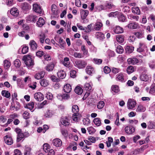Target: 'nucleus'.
<instances>
[{"instance_id":"f257e3e1","label":"nucleus","mask_w":155,"mask_h":155,"mask_svg":"<svg viewBox=\"0 0 155 155\" xmlns=\"http://www.w3.org/2000/svg\"><path fill=\"white\" fill-rule=\"evenodd\" d=\"M32 56L31 54L24 55L22 58V60L25 64L28 67H32L34 65V60L31 58Z\"/></svg>"},{"instance_id":"f03ea898","label":"nucleus","mask_w":155,"mask_h":155,"mask_svg":"<svg viewBox=\"0 0 155 155\" xmlns=\"http://www.w3.org/2000/svg\"><path fill=\"white\" fill-rule=\"evenodd\" d=\"M20 108V105L19 103L17 101H13L11 103L10 109L11 110L17 111L19 110Z\"/></svg>"},{"instance_id":"7ed1b4c3","label":"nucleus","mask_w":155,"mask_h":155,"mask_svg":"<svg viewBox=\"0 0 155 155\" xmlns=\"http://www.w3.org/2000/svg\"><path fill=\"white\" fill-rule=\"evenodd\" d=\"M136 104V101L134 99H129L127 103V107L129 109H132L135 107Z\"/></svg>"},{"instance_id":"20e7f679","label":"nucleus","mask_w":155,"mask_h":155,"mask_svg":"<svg viewBox=\"0 0 155 155\" xmlns=\"http://www.w3.org/2000/svg\"><path fill=\"white\" fill-rule=\"evenodd\" d=\"M87 64L86 62L84 60H79L75 62V66L78 68H84Z\"/></svg>"},{"instance_id":"39448f33","label":"nucleus","mask_w":155,"mask_h":155,"mask_svg":"<svg viewBox=\"0 0 155 155\" xmlns=\"http://www.w3.org/2000/svg\"><path fill=\"white\" fill-rule=\"evenodd\" d=\"M117 18L119 21L122 22H126L127 21V17L122 13L119 12L117 14Z\"/></svg>"},{"instance_id":"423d86ee","label":"nucleus","mask_w":155,"mask_h":155,"mask_svg":"<svg viewBox=\"0 0 155 155\" xmlns=\"http://www.w3.org/2000/svg\"><path fill=\"white\" fill-rule=\"evenodd\" d=\"M27 22H31L35 23L37 19V17L36 15H30L27 16L26 18Z\"/></svg>"},{"instance_id":"0eeeda50","label":"nucleus","mask_w":155,"mask_h":155,"mask_svg":"<svg viewBox=\"0 0 155 155\" xmlns=\"http://www.w3.org/2000/svg\"><path fill=\"white\" fill-rule=\"evenodd\" d=\"M35 99L38 101H41L44 99V96L43 94L41 92H37L35 93L34 95Z\"/></svg>"},{"instance_id":"6e6552de","label":"nucleus","mask_w":155,"mask_h":155,"mask_svg":"<svg viewBox=\"0 0 155 155\" xmlns=\"http://www.w3.org/2000/svg\"><path fill=\"white\" fill-rule=\"evenodd\" d=\"M52 143L53 145L56 147H59L62 145V142L60 139L55 138L53 140Z\"/></svg>"},{"instance_id":"1a4fd4ad","label":"nucleus","mask_w":155,"mask_h":155,"mask_svg":"<svg viewBox=\"0 0 155 155\" xmlns=\"http://www.w3.org/2000/svg\"><path fill=\"white\" fill-rule=\"evenodd\" d=\"M125 131L127 134H132L134 132L135 129L132 126H128L125 127Z\"/></svg>"},{"instance_id":"9d476101","label":"nucleus","mask_w":155,"mask_h":155,"mask_svg":"<svg viewBox=\"0 0 155 155\" xmlns=\"http://www.w3.org/2000/svg\"><path fill=\"white\" fill-rule=\"evenodd\" d=\"M127 61L129 64L133 65L136 64L139 62L138 60L135 57L130 58L128 59Z\"/></svg>"},{"instance_id":"9b49d317","label":"nucleus","mask_w":155,"mask_h":155,"mask_svg":"<svg viewBox=\"0 0 155 155\" xmlns=\"http://www.w3.org/2000/svg\"><path fill=\"white\" fill-rule=\"evenodd\" d=\"M5 142L8 145H11L13 143V140L11 137L8 135H6L4 138Z\"/></svg>"},{"instance_id":"f8f14e48","label":"nucleus","mask_w":155,"mask_h":155,"mask_svg":"<svg viewBox=\"0 0 155 155\" xmlns=\"http://www.w3.org/2000/svg\"><path fill=\"white\" fill-rule=\"evenodd\" d=\"M147 48L146 45L143 43H140L139 47L137 48V51L139 52H142L144 51V49Z\"/></svg>"},{"instance_id":"ddd939ff","label":"nucleus","mask_w":155,"mask_h":155,"mask_svg":"<svg viewBox=\"0 0 155 155\" xmlns=\"http://www.w3.org/2000/svg\"><path fill=\"white\" fill-rule=\"evenodd\" d=\"M21 8L23 11H27L31 8V6L27 2H24L21 4Z\"/></svg>"},{"instance_id":"4468645a","label":"nucleus","mask_w":155,"mask_h":155,"mask_svg":"<svg viewBox=\"0 0 155 155\" xmlns=\"http://www.w3.org/2000/svg\"><path fill=\"white\" fill-rule=\"evenodd\" d=\"M61 121L62 124L65 126H68L70 124V120L67 116L62 118Z\"/></svg>"},{"instance_id":"2eb2a0df","label":"nucleus","mask_w":155,"mask_h":155,"mask_svg":"<svg viewBox=\"0 0 155 155\" xmlns=\"http://www.w3.org/2000/svg\"><path fill=\"white\" fill-rule=\"evenodd\" d=\"M29 45L30 46L31 49L32 50H35L37 49L38 47L37 44L34 40H32L30 41Z\"/></svg>"},{"instance_id":"dca6fc26","label":"nucleus","mask_w":155,"mask_h":155,"mask_svg":"<svg viewBox=\"0 0 155 155\" xmlns=\"http://www.w3.org/2000/svg\"><path fill=\"white\" fill-rule=\"evenodd\" d=\"M33 10L36 12L41 14L42 12L41 9L39 5L37 4L33 5Z\"/></svg>"},{"instance_id":"f3484780","label":"nucleus","mask_w":155,"mask_h":155,"mask_svg":"<svg viewBox=\"0 0 155 155\" xmlns=\"http://www.w3.org/2000/svg\"><path fill=\"white\" fill-rule=\"evenodd\" d=\"M138 24L136 22H131L127 25V27L130 29H135L137 28L138 26Z\"/></svg>"},{"instance_id":"a211bd4d","label":"nucleus","mask_w":155,"mask_h":155,"mask_svg":"<svg viewBox=\"0 0 155 155\" xmlns=\"http://www.w3.org/2000/svg\"><path fill=\"white\" fill-rule=\"evenodd\" d=\"M72 88L71 85L68 84L64 85L63 87V91L66 93H69L71 91Z\"/></svg>"},{"instance_id":"6ab92c4d","label":"nucleus","mask_w":155,"mask_h":155,"mask_svg":"<svg viewBox=\"0 0 155 155\" xmlns=\"http://www.w3.org/2000/svg\"><path fill=\"white\" fill-rule=\"evenodd\" d=\"M45 74V73L44 71H41L36 74L35 75V78L37 79H40L43 78Z\"/></svg>"},{"instance_id":"aec40b11","label":"nucleus","mask_w":155,"mask_h":155,"mask_svg":"<svg viewBox=\"0 0 155 155\" xmlns=\"http://www.w3.org/2000/svg\"><path fill=\"white\" fill-rule=\"evenodd\" d=\"M10 13L14 16H17L19 14V11L17 8H12L10 11Z\"/></svg>"},{"instance_id":"412c9836","label":"nucleus","mask_w":155,"mask_h":155,"mask_svg":"<svg viewBox=\"0 0 155 155\" xmlns=\"http://www.w3.org/2000/svg\"><path fill=\"white\" fill-rule=\"evenodd\" d=\"M45 24V21L44 19L40 17L39 18L38 21H37L36 25L37 26L39 27L42 26Z\"/></svg>"},{"instance_id":"4be33fe9","label":"nucleus","mask_w":155,"mask_h":155,"mask_svg":"<svg viewBox=\"0 0 155 155\" xmlns=\"http://www.w3.org/2000/svg\"><path fill=\"white\" fill-rule=\"evenodd\" d=\"M66 75L65 72L63 70H60L57 73V75L60 78L63 79L65 78Z\"/></svg>"},{"instance_id":"5701e85b","label":"nucleus","mask_w":155,"mask_h":155,"mask_svg":"<svg viewBox=\"0 0 155 155\" xmlns=\"http://www.w3.org/2000/svg\"><path fill=\"white\" fill-rule=\"evenodd\" d=\"M114 32L116 34L121 33L123 32V29L119 26H116L114 30Z\"/></svg>"},{"instance_id":"b1692460","label":"nucleus","mask_w":155,"mask_h":155,"mask_svg":"<svg viewBox=\"0 0 155 155\" xmlns=\"http://www.w3.org/2000/svg\"><path fill=\"white\" fill-rule=\"evenodd\" d=\"M89 12L87 10H82L81 12V18L82 19H84L88 14Z\"/></svg>"},{"instance_id":"393cba45","label":"nucleus","mask_w":155,"mask_h":155,"mask_svg":"<svg viewBox=\"0 0 155 155\" xmlns=\"http://www.w3.org/2000/svg\"><path fill=\"white\" fill-rule=\"evenodd\" d=\"M117 41L119 43H121L124 41V36L122 35H118L116 36Z\"/></svg>"},{"instance_id":"a878e982","label":"nucleus","mask_w":155,"mask_h":155,"mask_svg":"<svg viewBox=\"0 0 155 155\" xmlns=\"http://www.w3.org/2000/svg\"><path fill=\"white\" fill-rule=\"evenodd\" d=\"M134 47L132 46L127 45L125 47V51L127 53L129 54L133 52Z\"/></svg>"},{"instance_id":"bb28decb","label":"nucleus","mask_w":155,"mask_h":155,"mask_svg":"<svg viewBox=\"0 0 155 155\" xmlns=\"http://www.w3.org/2000/svg\"><path fill=\"white\" fill-rule=\"evenodd\" d=\"M31 148L28 146H25V151L24 153L25 155H32L31 152Z\"/></svg>"},{"instance_id":"cd10ccee","label":"nucleus","mask_w":155,"mask_h":155,"mask_svg":"<svg viewBox=\"0 0 155 155\" xmlns=\"http://www.w3.org/2000/svg\"><path fill=\"white\" fill-rule=\"evenodd\" d=\"M96 37L97 38L100 40L105 38L104 35L102 32H98L96 33Z\"/></svg>"},{"instance_id":"c85d7f7f","label":"nucleus","mask_w":155,"mask_h":155,"mask_svg":"<svg viewBox=\"0 0 155 155\" xmlns=\"http://www.w3.org/2000/svg\"><path fill=\"white\" fill-rule=\"evenodd\" d=\"M62 63L65 67H69V66L70 64L69 58L68 57L64 58Z\"/></svg>"},{"instance_id":"c756f323","label":"nucleus","mask_w":155,"mask_h":155,"mask_svg":"<svg viewBox=\"0 0 155 155\" xmlns=\"http://www.w3.org/2000/svg\"><path fill=\"white\" fill-rule=\"evenodd\" d=\"M140 78L141 81H146L149 79V78L147 74H142L140 76Z\"/></svg>"},{"instance_id":"7c9ffc66","label":"nucleus","mask_w":155,"mask_h":155,"mask_svg":"<svg viewBox=\"0 0 155 155\" xmlns=\"http://www.w3.org/2000/svg\"><path fill=\"white\" fill-rule=\"evenodd\" d=\"M75 93L78 95H81L83 91L82 89L79 86H77L74 89Z\"/></svg>"},{"instance_id":"2f4dec72","label":"nucleus","mask_w":155,"mask_h":155,"mask_svg":"<svg viewBox=\"0 0 155 155\" xmlns=\"http://www.w3.org/2000/svg\"><path fill=\"white\" fill-rule=\"evenodd\" d=\"M132 10L133 13H135L138 15H140V10L138 7H132Z\"/></svg>"},{"instance_id":"473e14b6","label":"nucleus","mask_w":155,"mask_h":155,"mask_svg":"<svg viewBox=\"0 0 155 155\" xmlns=\"http://www.w3.org/2000/svg\"><path fill=\"white\" fill-rule=\"evenodd\" d=\"M51 10L53 14L54 15H57V6L54 4H53L51 6Z\"/></svg>"},{"instance_id":"72a5a7b5","label":"nucleus","mask_w":155,"mask_h":155,"mask_svg":"<svg viewBox=\"0 0 155 155\" xmlns=\"http://www.w3.org/2000/svg\"><path fill=\"white\" fill-rule=\"evenodd\" d=\"M93 122L97 126H99L101 125V120L99 118H94V119Z\"/></svg>"},{"instance_id":"f704fd0d","label":"nucleus","mask_w":155,"mask_h":155,"mask_svg":"<svg viewBox=\"0 0 155 155\" xmlns=\"http://www.w3.org/2000/svg\"><path fill=\"white\" fill-rule=\"evenodd\" d=\"M40 84L42 86L46 87L48 85V82L47 80L43 79L40 81Z\"/></svg>"},{"instance_id":"c9c22d12","label":"nucleus","mask_w":155,"mask_h":155,"mask_svg":"<svg viewBox=\"0 0 155 155\" xmlns=\"http://www.w3.org/2000/svg\"><path fill=\"white\" fill-rule=\"evenodd\" d=\"M103 26V24L100 22H97L95 24L94 28L97 30H99Z\"/></svg>"},{"instance_id":"e433bc0d","label":"nucleus","mask_w":155,"mask_h":155,"mask_svg":"<svg viewBox=\"0 0 155 155\" xmlns=\"http://www.w3.org/2000/svg\"><path fill=\"white\" fill-rule=\"evenodd\" d=\"M146 110V108L143 106L140 105L138 106L136 110V111L138 112H143Z\"/></svg>"},{"instance_id":"4c0bfd02","label":"nucleus","mask_w":155,"mask_h":155,"mask_svg":"<svg viewBox=\"0 0 155 155\" xmlns=\"http://www.w3.org/2000/svg\"><path fill=\"white\" fill-rule=\"evenodd\" d=\"M34 102H31L28 104L26 105L25 107V108H28L30 110H31L34 108Z\"/></svg>"},{"instance_id":"58836bf2","label":"nucleus","mask_w":155,"mask_h":155,"mask_svg":"<svg viewBox=\"0 0 155 155\" xmlns=\"http://www.w3.org/2000/svg\"><path fill=\"white\" fill-rule=\"evenodd\" d=\"M72 110L74 114L78 113L79 110L78 106L76 105H73L72 107Z\"/></svg>"},{"instance_id":"ea45409f","label":"nucleus","mask_w":155,"mask_h":155,"mask_svg":"<svg viewBox=\"0 0 155 155\" xmlns=\"http://www.w3.org/2000/svg\"><path fill=\"white\" fill-rule=\"evenodd\" d=\"M2 94L3 96L8 98L10 97V94L8 91H2Z\"/></svg>"},{"instance_id":"a19ab883","label":"nucleus","mask_w":155,"mask_h":155,"mask_svg":"<svg viewBox=\"0 0 155 155\" xmlns=\"http://www.w3.org/2000/svg\"><path fill=\"white\" fill-rule=\"evenodd\" d=\"M111 90L115 93H117L119 91V89L118 86L113 85L111 87Z\"/></svg>"},{"instance_id":"79ce46f5","label":"nucleus","mask_w":155,"mask_h":155,"mask_svg":"<svg viewBox=\"0 0 155 155\" xmlns=\"http://www.w3.org/2000/svg\"><path fill=\"white\" fill-rule=\"evenodd\" d=\"M24 137V135L22 133L17 134L16 140L17 142H19Z\"/></svg>"},{"instance_id":"37998d69","label":"nucleus","mask_w":155,"mask_h":155,"mask_svg":"<svg viewBox=\"0 0 155 155\" xmlns=\"http://www.w3.org/2000/svg\"><path fill=\"white\" fill-rule=\"evenodd\" d=\"M149 93L155 95V85H152L150 87L149 91Z\"/></svg>"},{"instance_id":"c03bdc74","label":"nucleus","mask_w":155,"mask_h":155,"mask_svg":"<svg viewBox=\"0 0 155 155\" xmlns=\"http://www.w3.org/2000/svg\"><path fill=\"white\" fill-rule=\"evenodd\" d=\"M14 65L16 68H19L21 65V62L19 60L17 59L14 61Z\"/></svg>"},{"instance_id":"a18cd8bd","label":"nucleus","mask_w":155,"mask_h":155,"mask_svg":"<svg viewBox=\"0 0 155 155\" xmlns=\"http://www.w3.org/2000/svg\"><path fill=\"white\" fill-rule=\"evenodd\" d=\"M124 50L123 48L121 46H118L117 48L116 51L119 54H122L124 52Z\"/></svg>"},{"instance_id":"49530a36","label":"nucleus","mask_w":155,"mask_h":155,"mask_svg":"<svg viewBox=\"0 0 155 155\" xmlns=\"http://www.w3.org/2000/svg\"><path fill=\"white\" fill-rule=\"evenodd\" d=\"M44 54L45 53L42 51H38L36 53V56L39 58L41 57L43 55L44 56Z\"/></svg>"},{"instance_id":"de8ad7c7","label":"nucleus","mask_w":155,"mask_h":155,"mask_svg":"<svg viewBox=\"0 0 155 155\" xmlns=\"http://www.w3.org/2000/svg\"><path fill=\"white\" fill-rule=\"evenodd\" d=\"M86 72L87 74L90 75H91L94 73V68H86Z\"/></svg>"},{"instance_id":"09e8293b","label":"nucleus","mask_w":155,"mask_h":155,"mask_svg":"<svg viewBox=\"0 0 155 155\" xmlns=\"http://www.w3.org/2000/svg\"><path fill=\"white\" fill-rule=\"evenodd\" d=\"M61 132L62 134L64 137H67L68 136V133L67 131L66 130L63 128L61 129Z\"/></svg>"},{"instance_id":"8fccbe9b","label":"nucleus","mask_w":155,"mask_h":155,"mask_svg":"<svg viewBox=\"0 0 155 155\" xmlns=\"http://www.w3.org/2000/svg\"><path fill=\"white\" fill-rule=\"evenodd\" d=\"M84 88L86 90L88 91H90L91 89V85L88 83H86L85 84Z\"/></svg>"},{"instance_id":"3c124183","label":"nucleus","mask_w":155,"mask_h":155,"mask_svg":"<svg viewBox=\"0 0 155 155\" xmlns=\"http://www.w3.org/2000/svg\"><path fill=\"white\" fill-rule=\"evenodd\" d=\"M40 41L41 43L42 44L44 42V40L45 38V36L44 34H41L39 35Z\"/></svg>"},{"instance_id":"603ef678","label":"nucleus","mask_w":155,"mask_h":155,"mask_svg":"<svg viewBox=\"0 0 155 155\" xmlns=\"http://www.w3.org/2000/svg\"><path fill=\"white\" fill-rule=\"evenodd\" d=\"M28 47L27 46H25L22 48L21 51L22 53L23 54H25L28 52Z\"/></svg>"},{"instance_id":"864d4df0","label":"nucleus","mask_w":155,"mask_h":155,"mask_svg":"<svg viewBox=\"0 0 155 155\" xmlns=\"http://www.w3.org/2000/svg\"><path fill=\"white\" fill-rule=\"evenodd\" d=\"M83 124L84 125H88L90 123V120L88 118H84L83 120Z\"/></svg>"},{"instance_id":"5fc2aeb1","label":"nucleus","mask_w":155,"mask_h":155,"mask_svg":"<svg viewBox=\"0 0 155 155\" xmlns=\"http://www.w3.org/2000/svg\"><path fill=\"white\" fill-rule=\"evenodd\" d=\"M49 146L48 143H45L43 146V149L44 151L46 152L47 153L48 152V149H49Z\"/></svg>"},{"instance_id":"6e6d98bb","label":"nucleus","mask_w":155,"mask_h":155,"mask_svg":"<svg viewBox=\"0 0 155 155\" xmlns=\"http://www.w3.org/2000/svg\"><path fill=\"white\" fill-rule=\"evenodd\" d=\"M74 56L75 58H81L84 57L81 54L77 52L74 53Z\"/></svg>"},{"instance_id":"4d7b16f0","label":"nucleus","mask_w":155,"mask_h":155,"mask_svg":"<svg viewBox=\"0 0 155 155\" xmlns=\"http://www.w3.org/2000/svg\"><path fill=\"white\" fill-rule=\"evenodd\" d=\"M78 113H77V114H74L72 116V119L73 120L75 121H78Z\"/></svg>"},{"instance_id":"13d9d810","label":"nucleus","mask_w":155,"mask_h":155,"mask_svg":"<svg viewBox=\"0 0 155 155\" xmlns=\"http://www.w3.org/2000/svg\"><path fill=\"white\" fill-rule=\"evenodd\" d=\"M107 52L108 56L109 58L114 57L115 55V53L114 51L110 50L108 51Z\"/></svg>"},{"instance_id":"bf43d9fd","label":"nucleus","mask_w":155,"mask_h":155,"mask_svg":"<svg viewBox=\"0 0 155 155\" xmlns=\"http://www.w3.org/2000/svg\"><path fill=\"white\" fill-rule=\"evenodd\" d=\"M4 65L5 67H7L9 68L11 65L10 63L7 60H5L4 61Z\"/></svg>"},{"instance_id":"052dcab7","label":"nucleus","mask_w":155,"mask_h":155,"mask_svg":"<svg viewBox=\"0 0 155 155\" xmlns=\"http://www.w3.org/2000/svg\"><path fill=\"white\" fill-rule=\"evenodd\" d=\"M104 103L103 101L99 102L97 105V108L99 109H102L104 106Z\"/></svg>"},{"instance_id":"680f3d73","label":"nucleus","mask_w":155,"mask_h":155,"mask_svg":"<svg viewBox=\"0 0 155 155\" xmlns=\"http://www.w3.org/2000/svg\"><path fill=\"white\" fill-rule=\"evenodd\" d=\"M122 10L124 13H128L130 11V10L129 6H126L124 7Z\"/></svg>"},{"instance_id":"e2e57ef3","label":"nucleus","mask_w":155,"mask_h":155,"mask_svg":"<svg viewBox=\"0 0 155 155\" xmlns=\"http://www.w3.org/2000/svg\"><path fill=\"white\" fill-rule=\"evenodd\" d=\"M93 60L94 61V62L95 64H101L102 62V60L101 59L94 58Z\"/></svg>"},{"instance_id":"0e129e2a","label":"nucleus","mask_w":155,"mask_h":155,"mask_svg":"<svg viewBox=\"0 0 155 155\" xmlns=\"http://www.w3.org/2000/svg\"><path fill=\"white\" fill-rule=\"evenodd\" d=\"M97 10L99 12L105 9L104 7L102 5H101L97 6Z\"/></svg>"},{"instance_id":"69168bd1","label":"nucleus","mask_w":155,"mask_h":155,"mask_svg":"<svg viewBox=\"0 0 155 155\" xmlns=\"http://www.w3.org/2000/svg\"><path fill=\"white\" fill-rule=\"evenodd\" d=\"M46 97L47 99L49 100H51L53 98V96L51 93L48 92L47 94Z\"/></svg>"},{"instance_id":"338daca9","label":"nucleus","mask_w":155,"mask_h":155,"mask_svg":"<svg viewBox=\"0 0 155 155\" xmlns=\"http://www.w3.org/2000/svg\"><path fill=\"white\" fill-rule=\"evenodd\" d=\"M6 4L9 6H12L14 4L13 0H6Z\"/></svg>"},{"instance_id":"774afa93","label":"nucleus","mask_w":155,"mask_h":155,"mask_svg":"<svg viewBox=\"0 0 155 155\" xmlns=\"http://www.w3.org/2000/svg\"><path fill=\"white\" fill-rule=\"evenodd\" d=\"M115 5L110 3H107L106 5V7L109 9H111L112 8H115Z\"/></svg>"}]
</instances>
